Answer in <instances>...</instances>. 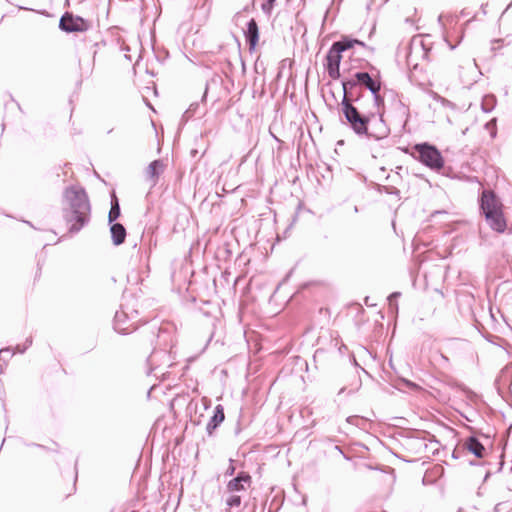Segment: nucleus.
Returning <instances> with one entry per match:
<instances>
[{
	"label": "nucleus",
	"mask_w": 512,
	"mask_h": 512,
	"mask_svg": "<svg viewBox=\"0 0 512 512\" xmlns=\"http://www.w3.org/2000/svg\"><path fill=\"white\" fill-rule=\"evenodd\" d=\"M120 216V206L118 199L115 195L112 197L111 209L108 214L109 223H113Z\"/></svg>",
	"instance_id": "obj_16"
},
{
	"label": "nucleus",
	"mask_w": 512,
	"mask_h": 512,
	"mask_svg": "<svg viewBox=\"0 0 512 512\" xmlns=\"http://www.w3.org/2000/svg\"><path fill=\"white\" fill-rule=\"evenodd\" d=\"M354 44L363 45V42L358 40L343 39L333 43V47L340 53L353 47Z\"/></svg>",
	"instance_id": "obj_15"
},
{
	"label": "nucleus",
	"mask_w": 512,
	"mask_h": 512,
	"mask_svg": "<svg viewBox=\"0 0 512 512\" xmlns=\"http://www.w3.org/2000/svg\"><path fill=\"white\" fill-rule=\"evenodd\" d=\"M327 70L331 78L337 79L340 77L339 67H327Z\"/></svg>",
	"instance_id": "obj_23"
},
{
	"label": "nucleus",
	"mask_w": 512,
	"mask_h": 512,
	"mask_svg": "<svg viewBox=\"0 0 512 512\" xmlns=\"http://www.w3.org/2000/svg\"><path fill=\"white\" fill-rule=\"evenodd\" d=\"M199 108L198 103H192L189 108L184 112L183 117L188 120L189 118L193 117Z\"/></svg>",
	"instance_id": "obj_20"
},
{
	"label": "nucleus",
	"mask_w": 512,
	"mask_h": 512,
	"mask_svg": "<svg viewBox=\"0 0 512 512\" xmlns=\"http://www.w3.org/2000/svg\"><path fill=\"white\" fill-rule=\"evenodd\" d=\"M437 100H438V101H439L443 106H445V107H450V108H454V107H455V105H454L451 101H449V100H447V99H445V98H443V97H440V96H439Z\"/></svg>",
	"instance_id": "obj_26"
},
{
	"label": "nucleus",
	"mask_w": 512,
	"mask_h": 512,
	"mask_svg": "<svg viewBox=\"0 0 512 512\" xmlns=\"http://www.w3.org/2000/svg\"><path fill=\"white\" fill-rule=\"evenodd\" d=\"M355 78L359 84L364 85L371 91L374 103L379 106L380 102H382V99L379 96L380 83L373 80L367 72H357L355 74Z\"/></svg>",
	"instance_id": "obj_7"
},
{
	"label": "nucleus",
	"mask_w": 512,
	"mask_h": 512,
	"mask_svg": "<svg viewBox=\"0 0 512 512\" xmlns=\"http://www.w3.org/2000/svg\"><path fill=\"white\" fill-rule=\"evenodd\" d=\"M63 217L70 224L69 231L79 232L90 220L91 205L84 188L69 186L64 190Z\"/></svg>",
	"instance_id": "obj_1"
},
{
	"label": "nucleus",
	"mask_w": 512,
	"mask_h": 512,
	"mask_svg": "<svg viewBox=\"0 0 512 512\" xmlns=\"http://www.w3.org/2000/svg\"><path fill=\"white\" fill-rule=\"evenodd\" d=\"M32 345V337H29L26 339L25 343L23 346L21 345H17L15 347L16 351L19 352V353H24L28 347H30Z\"/></svg>",
	"instance_id": "obj_21"
},
{
	"label": "nucleus",
	"mask_w": 512,
	"mask_h": 512,
	"mask_svg": "<svg viewBox=\"0 0 512 512\" xmlns=\"http://www.w3.org/2000/svg\"><path fill=\"white\" fill-rule=\"evenodd\" d=\"M6 351H9V349L8 348L7 349H1L0 350V354L3 353V352H6Z\"/></svg>",
	"instance_id": "obj_31"
},
{
	"label": "nucleus",
	"mask_w": 512,
	"mask_h": 512,
	"mask_svg": "<svg viewBox=\"0 0 512 512\" xmlns=\"http://www.w3.org/2000/svg\"><path fill=\"white\" fill-rule=\"evenodd\" d=\"M451 35L450 34H446L444 36V39L445 41L447 42V44L449 45L450 49L453 50L456 48V46L460 43L461 41V38L459 40H457L454 44L451 42Z\"/></svg>",
	"instance_id": "obj_25"
},
{
	"label": "nucleus",
	"mask_w": 512,
	"mask_h": 512,
	"mask_svg": "<svg viewBox=\"0 0 512 512\" xmlns=\"http://www.w3.org/2000/svg\"><path fill=\"white\" fill-rule=\"evenodd\" d=\"M341 111L350 128L358 135H367L376 139L387 136L388 129L381 118L374 114H361L352 104V98L346 97L341 101Z\"/></svg>",
	"instance_id": "obj_2"
},
{
	"label": "nucleus",
	"mask_w": 512,
	"mask_h": 512,
	"mask_svg": "<svg viewBox=\"0 0 512 512\" xmlns=\"http://www.w3.org/2000/svg\"><path fill=\"white\" fill-rule=\"evenodd\" d=\"M464 447L478 458H482L484 456L485 448L475 437H469L465 441Z\"/></svg>",
	"instance_id": "obj_11"
},
{
	"label": "nucleus",
	"mask_w": 512,
	"mask_h": 512,
	"mask_svg": "<svg viewBox=\"0 0 512 512\" xmlns=\"http://www.w3.org/2000/svg\"><path fill=\"white\" fill-rule=\"evenodd\" d=\"M163 169H164L163 162L161 160H154L147 167L146 175L148 178H150L153 181V183H155L156 179L163 172Z\"/></svg>",
	"instance_id": "obj_13"
},
{
	"label": "nucleus",
	"mask_w": 512,
	"mask_h": 512,
	"mask_svg": "<svg viewBox=\"0 0 512 512\" xmlns=\"http://www.w3.org/2000/svg\"><path fill=\"white\" fill-rule=\"evenodd\" d=\"M122 308H124L127 311V309H129V306H126V308L125 306H122Z\"/></svg>",
	"instance_id": "obj_32"
},
{
	"label": "nucleus",
	"mask_w": 512,
	"mask_h": 512,
	"mask_svg": "<svg viewBox=\"0 0 512 512\" xmlns=\"http://www.w3.org/2000/svg\"><path fill=\"white\" fill-rule=\"evenodd\" d=\"M112 241L115 245H120L125 241L126 229L120 223H114L110 227Z\"/></svg>",
	"instance_id": "obj_12"
},
{
	"label": "nucleus",
	"mask_w": 512,
	"mask_h": 512,
	"mask_svg": "<svg viewBox=\"0 0 512 512\" xmlns=\"http://www.w3.org/2000/svg\"><path fill=\"white\" fill-rule=\"evenodd\" d=\"M224 409L222 405H217L214 410V414L207 423L206 430L209 435H212L213 431L224 421Z\"/></svg>",
	"instance_id": "obj_10"
},
{
	"label": "nucleus",
	"mask_w": 512,
	"mask_h": 512,
	"mask_svg": "<svg viewBox=\"0 0 512 512\" xmlns=\"http://www.w3.org/2000/svg\"><path fill=\"white\" fill-rule=\"evenodd\" d=\"M480 208L485 215L489 227L498 233H503L507 227L503 214V204L493 191L484 190L482 192Z\"/></svg>",
	"instance_id": "obj_3"
},
{
	"label": "nucleus",
	"mask_w": 512,
	"mask_h": 512,
	"mask_svg": "<svg viewBox=\"0 0 512 512\" xmlns=\"http://www.w3.org/2000/svg\"><path fill=\"white\" fill-rule=\"evenodd\" d=\"M226 505L230 509L239 507L241 505V497L239 495H235L234 493H230V495L226 498Z\"/></svg>",
	"instance_id": "obj_19"
},
{
	"label": "nucleus",
	"mask_w": 512,
	"mask_h": 512,
	"mask_svg": "<svg viewBox=\"0 0 512 512\" xmlns=\"http://www.w3.org/2000/svg\"><path fill=\"white\" fill-rule=\"evenodd\" d=\"M170 333L167 330H160L159 335H169Z\"/></svg>",
	"instance_id": "obj_30"
},
{
	"label": "nucleus",
	"mask_w": 512,
	"mask_h": 512,
	"mask_svg": "<svg viewBox=\"0 0 512 512\" xmlns=\"http://www.w3.org/2000/svg\"><path fill=\"white\" fill-rule=\"evenodd\" d=\"M245 37L246 41L249 43L250 49H254L259 40L258 25L255 19H250L247 23Z\"/></svg>",
	"instance_id": "obj_9"
},
{
	"label": "nucleus",
	"mask_w": 512,
	"mask_h": 512,
	"mask_svg": "<svg viewBox=\"0 0 512 512\" xmlns=\"http://www.w3.org/2000/svg\"><path fill=\"white\" fill-rule=\"evenodd\" d=\"M412 155L421 163L434 170H439L444 165V161L439 150L428 143L415 145Z\"/></svg>",
	"instance_id": "obj_4"
},
{
	"label": "nucleus",
	"mask_w": 512,
	"mask_h": 512,
	"mask_svg": "<svg viewBox=\"0 0 512 512\" xmlns=\"http://www.w3.org/2000/svg\"><path fill=\"white\" fill-rule=\"evenodd\" d=\"M138 311H126L124 308L117 311L114 316V329L121 334L133 332L138 327Z\"/></svg>",
	"instance_id": "obj_5"
},
{
	"label": "nucleus",
	"mask_w": 512,
	"mask_h": 512,
	"mask_svg": "<svg viewBox=\"0 0 512 512\" xmlns=\"http://www.w3.org/2000/svg\"><path fill=\"white\" fill-rule=\"evenodd\" d=\"M275 1L276 0H267V3H263L262 4L263 11L269 12L272 9L273 4H274Z\"/></svg>",
	"instance_id": "obj_28"
},
{
	"label": "nucleus",
	"mask_w": 512,
	"mask_h": 512,
	"mask_svg": "<svg viewBox=\"0 0 512 512\" xmlns=\"http://www.w3.org/2000/svg\"><path fill=\"white\" fill-rule=\"evenodd\" d=\"M235 472V467L233 465V460L230 459V465L229 467L227 468L226 472H225V475L226 476H232Z\"/></svg>",
	"instance_id": "obj_29"
},
{
	"label": "nucleus",
	"mask_w": 512,
	"mask_h": 512,
	"mask_svg": "<svg viewBox=\"0 0 512 512\" xmlns=\"http://www.w3.org/2000/svg\"><path fill=\"white\" fill-rule=\"evenodd\" d=\"M59 27L65 32H78L85 31L88 25L81 17H74L66 13L61 17Z\"/></svg>",
	"instance_id": "obj_6"
},
{
	"label": "nucleus",
	"mask_w": 512,
	"mask_h": 512,
	"mask_svg": "<svg viewBox=\"0 0 512 512\" xmlns=\"http://www.w3.org/2000/svg\"><path fill=\"white\" fill-rule=\"evenodd\" d=\"M346 421L349 424H352V425H355V426H359L360 423L364 421V419L362 417L357 416V415H353V416L347 417Z\"/></svg>",
	"instance_id": "obj_22"
},
{
	"label": "nucleus",
	"mask_w": 512,
	"mask_h": 512,
	"mask_svg": "<svg viewBox=\"0 0 512 512\" xmlns=\"http://www.w3.org/2000/svg\"><path fill=\"white\" fill-rule=\"evenodd\" d=\"M495 126H496V119H492L491 121H489L485 127L487 130H491V135L494 137L496 135V129H495Z\"/></svg>",
	"instance_id": "obj_24"
},
{
	"label": "nucleus",
	"mask_w": 512,
	"mask_h": 512,
	"mask_svg": "<svg viewBox=\"0 0 512 512\" xmlns=\"http://www.w3.org/2000/svg\"><path fill=\"white\" fill-rule=\"evenodd\" d=\"M358 84V81L357 79L355 78L354 79H351V80H346V81H343L342 82V86H343V92H344V95H343V98H346V97H350V91L356 87V85Z\"/></svg>",
	"instance_id": "obj_18"
},
{
	"label": "nucleus",
	"mask_w": 512,
	"mask_h": 512,
	"mask_svg": "<svg viewBox=\"0 0 512 512\" xmlns=\"http://www.w3.org/2000/svg\"><path fill=\"white\" fill-rule=\"evenodd\" d=\"M250 484L251 476L246 472H241L227 483L226 490L228 493L245 491Z\"/></svg>",
	"instance_id": "obj_8"
},
{
	"label": "nucleus",
	"mask_w": 512,
	"mask_h": 512,
	"mask_svg": "<svg viewBox=\"0 0 512 512\" xmlns=\"http://www.w3.org/2000/svg\"><path fill=\"white\" fill-rule=\"evenodd\" d=\"M400 296V293L399 292H394L392 293L389 297H388V300H389V304L391 307L394 306L393 304V301H396V299ZM395 309H397V304H395Z\"/></svg>",
	"instance_id": "obj_27"
},
{
	"label": "nucleus",
	"mask_w": 512,
	"mask_h": 512,
	"mask_svg": "<svg viewBox=\"0 0 512 512\" xmlns=\"http://www.w3.org/2000/svg\"><path fill=\"white\" fill-rule=\"evenodd\" d=\"M496 97L494 95H485L481 102V108L484 112H491L496 106Z\"/></svg>",
	"instance_id": "obj_17"
},
{
	"label": "nucleus",
	"mask_w": 512,
	"mask_h": 512,
	"mask_svg": "<svg viewBox=\"0 0 512 512\" xmlns=\"http://www.w3.org/2000/svg\"><path fill=\"white\" fill-rule=\"evenodd\" d=\"M326 60L327 67H339L341 61V53L332 46L326 56Z\"/></svg>",
	"instance_id": "obj_14"
}]
</instances>
